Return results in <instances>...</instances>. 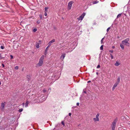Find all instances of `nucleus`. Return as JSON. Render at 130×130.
<instances>
[{"instance_id":"f257e3e1","label":"nucleus","mask_w":130,"mask_h":130,"mask_svg":"<svg viewBox=\"0 0 130 130\" xmlns=\"http://www.w3.org/2000/svg\"><path fill=\"white\" fill-rule=\"evenodd\" d=\"M44 58V56L42 55L40 58L39 62L37 64V66L38 67L42 66L43 63V60Z\"/></svg>"},{"instance_id":"f03ea898","label":"nucleus","mask_w":130,"mask_h":130,"mask_svg":"<svg viewBox=\"0 0 130 130\" xmlns=\"http://www.w3.org/2000/svg\"><path fill=\"white\" fill-rule=\"evenodd\" d=\"M130 40L129 38H127L122 41V44L124 45L129 46H130V43L128 42Z\"/></svg>"},{"instance_id":"7ed1b4c3","label":"nucleus","mask_w":130,"mask_h":130,"mask_svg":"<svg viewBox=\"0 0 130 130\" xmlns=\"http://www.w3.org/2000/svg\"><path fill=\"white\" fill-rule=\"evenodd\" d=\"M74 2L72 1H70L68 3L67 7L68 9V10L71 9L72 6V4Z\"/></svg>"},{"instance_id":"20e7f679","label":"nucleus","mask_w":130,"mask_h":130,"mask_svg":"<svg viewBox=\"0 0 130 130\" xmlns=\"http://www.w3.org/2000/svg\"><path fill=\"white\" fill-rule=\"evenodd\" d=\"M116 122L117 120H114L113 122H112V125H111V127L112 128L111 130H115Z\"/></svg>"},{"instance_id":"39448f33","label":"nucleus","mask_w":130,"mask_h":130,"mask_svg":"<svg viewBox=\"0 0 130 130\" xmlns=\"http://www.w3.org/2000/svg\"><path fill=\"white\" fill-rule=\"evenodd\" d=\"M100 114L99 113L97 114V115L96 116L95 118H93V120L94 122L98 121H99V116Z\"/></svg>"},{"instance_id":"423d86ee","label":"nucleus","mask_w":130,"mask_h":130,"mask_svg":"<svg viewBox=\"0 0 130 130\" xmlns=\"http://www.w3.org/2000/svg\"><path fill=\"white\" fill-rule=\"evenodd\" d=\"M85 15V13H83L78 18H77V19L79 21H82L83 19L84 16Z\"/></svg>"},{"instance_id":"0eeeda50","label":"nucleus","mask_w":130,"mask_h":130,"mask_svg":"<svg viewBox=\"0 0 130 130\" xmlns=\"http://www.w3.org/2000/svg\"><path fill=\"white\" fill-rule=\"evenodd\" d=\"M66 56V54L64 53H62L61 56L60 57V59L63 60L64 59Z\"/></svg>"},{"instance_id":"6e6552de","label":"nucleus","mask_w":130,"mask_h":130,"mask_svg":"<svg viewBox=\"0 0 130 130\" xmlns=\"http://www.w3.org/2000/svg\"><path fill=\"white\" fill-rule=\"evenodd\" d=\"M55 41V40L54 39H52L51 41H49L48 43V47H50L52 44V43Z\"/></svg>"},{"instance_id":"1a4fd4ad","label":"nucleus","mask_w":130,"mask_h":130,"mask_svg":"<svg viewBox=\"0 0 130 130\" xmlns=\"http://www.w3.org/2000/svg\"><path fill=\"white\" fill-rule=\"evenodd\" d=\"M5 104V102H4V103H2L1 104V109L3 110L4 108Z\"/></svg>"},{"instance_id":"9d476101","label":"nucleus","mask_w":130,"mask_h":130,"mask_svg":"<svg viewBox=\"0 0 130 130\" xmlns=\"http://www.w3.org/2000/svg\"><path fill=\"white\" fill-rule=\"evenodd\" d=\"M118 84H117V83H115V84L113 86V87L112 88V91H113L114 90L115 88L117 86Z\"/></svg>"},{"instance_id":"9b49d317","label":"nucleus","mask_w":130,"mask_h":130,"mask_svg":"<svg viewBox=\"0 0 130 130\" xmlns=\"http://www.w3.org/2000/svg\"><path fill=\"white\" fill-rule=\"evenodd\" d=\"M120 64V63L118 61H117L115 64V65L116 66H118Z\"/></svg>"},{"instance_id":"f8f14e48","label":"nucleus","mask_w":130,"mask_h":130,"mask_svg":"<svg viewBox=\"0 0 130 130\" xmlns=\"http://www.w3.org/2000/svg\"><path fill=\"white\" fill-rule=\"evenodd\" d=\"M120 77H118V78H117V81L116 83H117V84H118L120 82Z\"/></svg>"},{"instance_id":"ddd939ff","label":"nucleus","mask_w":130,"mask_h":130,"mask_svg":"<svg viewBox=\"0 0 130 130\" xmlns=\"http://www.w3.org/2000/svg\"><path fill=\"white\" fill-rule=\"evenodd\" d=\"M56 74H54V75H53L52 77V78H51L53 80H55V77Z\"/></svg>"},{"instance_id":"4468645a","label":"nucleus","mask_w":130,"mask_h":130,"mask_svg":"<svg viewBox=\"0 0 130 130\" xmlns=\"http://www.w3.org/2000/svg\"><path fill=\"white\" fill-rule=\"evenodd\" d=\"M39 44L38 43H37L36 44V47L37 48H38L39 47Z\"/></svg>"},{"instance_id":"2eb2a0df","label":"nucleus","mask_w":130,"mask_h":130,"mask_svg":"<svg viewBox=\"0 0 130 130\" xmlns=\"http://www.w3.org/2000/svg\"><path fill=\"white\" fill-rule=\"evenodd\" d=\"M120 46L122 50H123L124 49V46L123 44H120Z\"/></svg>"},{"instance_id":"dca6fc26","label":"nucleus","mask_w":130,"mask_h":130,"mask_svg":"<svg viewBox=\"0 0 130 130\" xmlns=\"http://www.w3.org/2000/svg\"><path fill=\"white\" fill-rule=\"evenodd\" d=\"M28 101H27L26 102L25 104V107H27L28 106Z\"/></svg>"},{"instance_id":"f3484780","label":"nucleus","mask_w":130,"mask_h":130,"mask_svg":"<svg viewBox=\"0 0 130 130\" xmlns=\"http://www.w3.org/2000/svg\"><path fill=\"white\" fill-rule=\"evenodd\" d=\"M93 4H95L99 3V1H94L92 2Z\"/></svg>"},{"instance_id":"a211bd4d","label":"nucleus","mask_w":130,"mask_h":130,"mask_svg":"<svg viewBox=\"0 0 130 130\" xmlns=\"http://www.w3.org/2000/svg\"><path fill=\"white\" fill-rule=\"evenodd\" d=\"M121 13H120V14H118V15L117 16V18H119V17H120L121 16Z\"/></svg>"},{"instance_id":"6ab92c4d","label":"nucleus","mask_w":130,"mask_h":130,"mask_svg":"<svg viewBox=\"0 0 130 130\" xmlns=\"http://www.w3.org/2000/svg\"><path fill=\"white\" fill-rule=\"evenodd\" d=\"M23 110V109H22V108H21V109H20L19 110V112H21Z\"/></svg>"},{"instance_id":"aec40b11","label":"nucleus","mask_w":130,"mask_h":130,"mask_svg":"<svg viewBox=\"0 0 130 130\" xmlns=\"http://www.w3.org/2000/svg\"><path fill=\"white\" fill-rule=\"evenodd\" d=\"M46 91V90L45 89H44L42 91L43 93H44Z\"/></svg>"},{"instance_id":"412c9836","label":"nucleus","mask_w":130,"mask_h":130,"mask_svg":"<svg viewBox=\"0 0 130 130\" xmlns=\"http://www.w3.org/2000/svg\"><path fill=\"white\" fill-rule=\"evenodd\" d=\"M37 30V29L36 28H34L33 30V31L34 32H36Z\"/></svg>"},{"instance_id":"4be33fe9","label":"nucleus","mask_w":130,"mask_h":130,"mask_svg":"<svg viewBox=\"0 0 130 130\" xmlns=\"http://www.w3.org/2000/svg\"><path fill=\"white\" fill-rule=\"evenodd\" d=\"M49 47H48V46L46 48L45 51H47V50H48V48Z\"/></svg>"},{"instance_id":"5701e85b","label":"nucleus","mask_w":130,"mask_h":130,"mask_svg":"<svg viewBox=\"0 0 130 130\" xmlns=\"http://www.w3.org/2000/svg\"><path fill=\"white\" fill-rule=\"evenodd\" d=\"M48 9V8L47 7H45L44 8L45 11L46 12L47 11V9Z\"/></svg>"},{"instance_id":"b1692460","label":"nucleus","mask_w":130,"mask_h":130,"mask_svg":"<svg viewBox=\"0 0 130 130\" xmlns=\"http://www.w3.org/2000/svg\"><path fill=\"white\" fill-rule=\"evenodd\" d=\"M103 45H102L100 47V49L101 50H103Z\"/></svg>"},{"instance_id":"393cba45","label":"nucleus","mask_w":130,"mask_h":130,"mask_svg":"<svg viewBox=\"0 0 130 130\" xmlns=\"http://www.w3.org/2000/svg\"><path fill=\"white\" fill-rule=\"evenodd\" d=\"M40 22V20H38L37 21V23L38 24H39Z\"/></svg>"},{"instance_id":"a878e982","label":"nucleus","mask_w":130,"mask_h":130,"mask_svg":"<svg viewBox=\"0 0 130 130\" xmlns=\"http://www.w3.org/2000/svg\"><path fill=\"white\" fill-rule=\"evenodd\" d=\"M110 55L111 59H113V56L111 54H110Z\"/></svg>"},{"instance_id":"bb28decb","label":"nucleus","mask_w":130,"mask_h":130,"mask_svg":"<svg viewBox=\"0 0 130 130\" xmlns=\"http://www.w3.org/2000/svg\"><path fill=\"white\" fill-rule=\"evenodd\" d=\"M104 38H103L101 40V42L102 44L103 43V40L104 39Z\"/></svg>"},{"instance_id":"cd10ccee","label":"nucleus","mask_w":130,"mask_h":130,"mask_svg":"<svg viewBox=\"0 0 130 130\" xmlns=\"http://www.w3.org/2000/svg\"><path fill=\"white\" fill-rule=\"evenodd\" d=\"M15 69L16 70H18L19 68V67L18 66H16L15 68Z\"/></svg>"},{"instance_id":"c85d7f7f","label":"nucleus","mask_w":130,"mask_h":130,"mask_svg":"<svg viewBox=\"0 0 130 130\" xmlns=\"http://www.w3.org/2000/svg\"><path fill=\"white\" fill-rule=\"evenodd\" d=\"M110 29V27H109L107 29V31L108 32L109 31V30Z\"/></svg>"},{"instance_id":"c756f323","label":"nucleus","mask_w":130,"mask_h":130,"mask_svg":"<svg viewBox=\"0 0 130 130\" xmlns=\"http://www.w3.org/2000/svg\"><path fill=\"white\" fill-rule=\"evenodd\" d=\"M61 124L63 125L64 126V123L63 121H62L61 122Z\"/></svg>"},{"instance_id":"7c9ffc66","label":"nucleus","mask_w":130,"mask_h":130,"mask_svg":"<svg viewBox=\"0 0 130 130\" xmlns=\"http://www.w3.org/2000/svg\"><path fill=\"white\" fill-rule=\"evenodd\" d=\"M100 67V65H98L97 67V68H99Z\"/></svg>"},{"instance_id":"2f4dec72","label":"nucleus","mask_w":130,"mask_h":130,"mask_svg":"<svg viewBox=\"0 0 130 130\" xmlns=\"http://www.w3.org/2000/svg\"><path fill=\"white\" fill-rule=\"evenodd\" d=\"M1 48L2 49H4V47L3 46H1Z\"/></svg>"},{"instance_id":"473e14b6","label":"nucleus","mask_w":130,"mask_h":130,"mask_svg":"<svg viewBox=\"0 0 130 130\" xmlns=\"http://www.w3.org/2000/svg\"><path fill=\"white\" fill-rule=\"evenodd\" d=\"M10 56L11 59H12L13 58V56L12 55H10Z\"/></svg>"},{"instance_id":"72a5a7b5","label":"nucleus","mask_w":130,"mask_h":130,"mask_svg":"<svg viewBox=\"0 0 130 130\" xmlns=\"http://www.w3.org/2000/svg\"><path fill=\"white\" fill-rule=\"evenodd\" d=\"M44 15L45 16H46L47 15V13L46 12L45 13H44Z\"/></svg>"},{"instance_id":"f704fd0d","label":"nucleus","mask_w":130,"mask_h":130,"mask_svg":"<svg viewBox=\"0 0 130 130\" xmlns=\"http://www.w3.org/2000/svg\"><path fill=\"white\" fill-rule=\"evenodd\" d=\"M109 51L112 53L113 52V50H110Z\"/></svg>"},{"instance_id":"c9c22d12","label":"nucleus","mask_w":130,"mask_h":130,"mask_svg":"<svg viewBox=\"0 0 130 130\" xmlns=\"http://www.w3.org/2000/svg\"><path fill=\"white\" fill-rule=\"evenodd\" d=\"M39 16H40V18H41V19H42V15H39Z\"/></svg>"},{"instance_id":"e433bc0d","label":"nucleus","mask_w":130,"mask_h":130,"mask_svg":"<svg viewBox=\"0 0 130 130\" xmlns=\"http://www.w3.org/2000/svg\"><path fill=\"white\" fill-rule=\"evenodd\" d=\"M79 103H76V105H77V106H79Z\"/></svg>"},{"instance_id":"4c0bfd02","label":"nucleus","mask_w":130,"mask_h":130,"mask_svg":"<svg viewBox=\"0 0 130 130\" xmlns=\"http://www.w3.org/2000/svg\"><path fill=\"white\" fill-rule=\"evenodd\" d=\"M24 105H25V104H24V103H23L22 104V105L24 106Z\"/></svg>"},{"instance_id":"58836bf2","label":"nucleus","mask_w":130,"mask_h":130,"mask_svg":"<svg viewBox=\"0 0 130 130\" xmlns=\"http://www.w3.org/2000/svg\"><path fill=\"white\" fill-rule=\"evenodd\" d=\"M47 51H45V53H44V54L46 55V54H47Z\"/></svg>"},{"instance_id":"ea45409f","label":"nucleus","mask_w":130,"mask_h":130,"mask_svg":"<svg viewBox=\"0 0 130 130\" xmlns=\"http://www.w3.org/2000/svg\"><path fill=\"white\" fill-rule=\"evenodd\" d=\"M69 116H71V113H69Z\"/></svg>"},{"instance_id":"a19ab883","label":"nucleus","mask_w":130,"mask_h":130,"mask_svg":"<svg viewBox=\"0 0 130 130\" xmlns=\"http://www.w3.org/2000/svg\"><path fill=\"white\" fill-rule=\"evenodd\" d=\"M73 49H72V50H71L70 51H67V53H68V52H71V51H72L73 50Z\"/></svg>"},{"instance_id":"79ce46f5","label":"nucleus","mask_w":130,"mask_h":130,"mask_svg":"<svg viewBox=\"0 0 130 130\" xmlns=\"http://www.w3.org/2000/svg\"><path fill=\"white\" fill-rule=\"evenodd\" d=\"M2 66L3 67H4L5 66V65H4V64H2Z\"/></svg>"},{"instance_id":"37998d69","label":"nucleus","mask_w":130,"mask_h":130,"mask_svg":"<svg viewBox=\"0 0 130 130\" xmlns=\"http://www.w3.org/2000/svg\"><path fill=\"white\" fill-rule=\"evenodd\" d=\"M54 30H56V27H54Z\"/></svg>"},{"instance_id":"c03bdc74","label":"nucleus","mask_w":130,"mask_h":130,"mask_svg":"<svg viewBox=\"0 0 130 130\" xmlns=\"http://www.w3.org/2000/svg\"><path fill=\"white\" fill-rule=\"evenodd\" d=\"M112 48H114L115 47V46H112Z\"/></svg>"},{"instance_id":"a18cd8bd","label":"nucleus","mask_w":130,"mask_h":130,"mask_svg":"<svg viewBox=\"0 0 130 130\" xmlns=\"http://www.w3.org/2000/svg\"><path fill=\"white\" fill-rule=\"evenodd\" d=\"M90 82V81H88V83H89V82Z\"/></svg>"},{"instance_id":"49530a36","label":"nucleus","mask_w":130,"mask_h":130,"mask_svg":"<svg viewBox=\"0 0 130 130\" xmlns=\"http://www.w3.org/2000/svg\"><path fill=\"white\" fill-rule=\"evenodd\" d=\"M84 93H86V91H84Z\"/></svg>"},{"instance_id":"de8ad7c7","label":"nucleus","mask_w":130,"mask_h":130,"mask_svg":"<svg viewBox=\"0 0 130 130\" xmlns=\"http://www.w3.org/2000/svg\"><path fill=\"white\" fill-rule=\"evenodd\" d=\"M96 74H97V75H98V72H96Z\"/></svg>"},{"instance_id":"09e8293b","label":"nucleus","mask_w":130,"mask_h":130,"mask_svg":"<svg viewBox=\"0 0 130 130\" xmlns=\"http://www.w3.org/2000/svg\"><path fill=\"white\" fill-rule=\"evenodd\" d=\"M1 82L0 81V85H1Z\"/></svg>"}]
</instances>
